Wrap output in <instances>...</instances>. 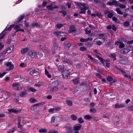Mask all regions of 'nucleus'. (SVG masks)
<instances>
[{"label":"nucleus","instance_id":"obj_59","mask_svg":"<svg viewBox=\"0 0 133 133\" xmlns=\"http://www.w3.org/2000/svg\"><path fill=\"white\" fill-rule=\"evenodd\" d=\"M96 43L97 45H100L102 44V42L100 40L97 41Z\"/></svg>","mask_w":133,"mask_h":133},{"label":"nucleus","instance_id":"obj_42","mask_svg":"<svg viewBox=\"0 0 133 133\" xmlns=\"http://www.w3.org/2000/svg\"><path fill=\"white\" fill-rule=\"evenodd\" d=\"M59 12L63 14V15L65 16L67 14V12L66 11H60Z\"/></svg>","mask_w":133,"mask_h":133},{"label":"nucleus","instance_id":"obj_56","mask_svg":"<svg viewBox=\"0 0 133 133\" xmlns=\"http://www.w3.org/2000/svg\"><path fill=\"white\" fill-rule=\"evenodd\" d=\"M80 85L81 86L85 87L87 85V84L85 82H82L81 83Z\"/></svg>","mask_w":133,"mask_h":133},{"label":"nucleus","instance_id":"obj_22","mask_svg":"<svg viewBox=\"0 0 133 133\" xmlns=\"http://www.w3.org/2000/svg\"><path fill=\"white\" fill-rule=\"evenodd\" d=\"M72 81L73 82L74 84H78L80 83L79 81L76 78L72 80Z\"/></svg>","mask_w":133,"mask_h":133},{"label":"nucleus","instance_id":"obj_10","mask_svg":"<svg viewBox=\"0 0 133 133\" xmlns=\"http://www.w3.org/2000/svg\"><path fill=\"white\" fill-rule=\"evenodd\" d=\"M88 57L91 60L92 62L95 63H97L98 62V61L96 59L93 58L92 56L90 55H87Z\"/></svg>","mask_w":133,"mask_h":133},{"label":"nucleus","instance_id":"obj_16","mask_svg":"<svg viewBox=\"0 0 133 133\" xmlns=\"http://www.w3.org/2000/svg\"><path fill=\"white\" fill-rule=\"evenodd\" d=\"M61 33H62L61 31H55L53 32L54 34L57 36V38H59L61 36H63L61 35Z\"/></svg>","mask_w":133,"mask_h":133},{"label":"nucleus","instance_id":"obj_44","mask_svg":"<svg viewBox=\"0 0 133 133\" xmlns=\"http://www.w3.org/2000/svg\"><path fill=\"white\" fill-rule=\"evenodd\" d=\"M71 119L73 120H75L77 119V117L75 116L74 114L72 115L71 116Z\"/></svg>","mask_w":133,"mask_h":133},{"label":"nucleus","instance_id":"obj_11","mask_svg":"<svg viewBox=\"0 0 133 133\" xmlns=\"http://www.w3.org/2000/svg\"><path fill=\"white\" fill-rule=\"evenodd\" d=\"M37 54L36 52L33 50L29 51L28 53V55L30 57H32L33 58H34L36 54Z\"/></svg>","mask_w":133,"mask_h":133},{"label":"nucleus","instance_id":"obj_54","mask_svg":"<svg viewBox=\"0 0 133 133\" xmlns=\"http://www.w3.org/2000/svg\"><path fill=\"white\" fill-rule=\"evenodd\" d=\"M112 5H116L117 4V2L116 0H113L112 2Z\"/></svg>","mask_w":133,"mask_h":133},{"label":"nucleus","instance_id":"obj_28","mask_svg":"<svg viewBox=\"0 0 133 133\" xmlns=\"http://www.w3.org/2000/svg\"><path fill=\"white\" fill-rule=\"evenodd\" d=\"M93 44L92 43H90V42H86L85 43V45L86 46H88L89 47L92 46Z\"/></svg>","mask_w":133,"mask_h":133},{"label":"nucleus","instance_id":"obj_15","mask_svg":"<svg viewBox=\"0 0 133 133\" xmlns=\"http://www.w3.org/2000/svg\"><path fill=\"white\" fill-rule=\"evenodd\" d=\"M130 51V50L127 48H125L122 49L121 53L122 54H125L128 53Z\"/></svg>","mask_w":133,"mask_h":133},{"label":"nucleus","instance_id":"obj_26","mask_svg":"<svg viewBox=\"0 0 133 133\" xmlns=\"http://www.w3.org/2000/svg\"><path fill=\"white\" fill-rule=\"evenodd\" d=\"M116 11H117V13L119 14L122 15L123 14V13L120 9L118 8L116 9Z\"/></svg>","mask_w":133,"mask_h":133},{"label":"nucleus","instance_id":"obj_36","mask_svg":"<svg viewBox=\"0 0 133 133\" xmlns=\"http://www.w3.org/2000/svg\"><path fill=\"white\" fill-rule=\"evenodd\" d=\"M115 68L116 69L119 70V71L121 69L120 65H115Z\"/></svg>","mask_w":133,"mask_h":133},{"label":"nucleus","instance_id":"obj_14","mask_svg":"<svg viewBox=\"0 0 133 133\" xmlns=\"http://www.w3.org/2000/svg\"><path fill=\"white\" fill-rule=\"evenodd\" d=\"M64 66L63 64L59 65L58 66V69L59 71H60L61 72H62L64 71Z\"/></svg>","mask_w":133,"mask_h":133},{"label":"nucleus","instance_id":"obj_17","mask_svg":"<svg viewBox=\"0 0 133 133\" xmlns=\"http://www.w3.org/2000/svg\"><path fill=\"white\" fill-rule=\"evenodd\" d=\"M29 50L30 48H26L22 49L21 50V53L22 54H24L26 53Z\"/></svg>","mask_w":133,"mask_h":133},{"label":"nucleus","instance_id":"obj_41","mask_svg":"<svg viewBox=\"0 0 133 133\" xmlns=\"http://www.w3.org/2000/svg\"><path fill=\"white\" fill-rule=\"evenodd\" d=\"M125 46V45L123 43V42L121 41V43L119 44V48H124Z\"/></svg>","mask_w":133,"mask_h":133},{"label":"nucleus","instance_id":"obj_37","mask_svg":"<svg viewBox=\"0 0 133 133\" xmlns=\"http://www.w3.org/2000/svg\"><path fill=\"white\" fill-rule=\"evenodd\" d=\"M78 122L79 123L81 124L84 122V121L83 119V118L81 117L78 118Z\"/></svg>","mask_w":133,"mask_h":133},{"label":"nucleus","instance_id":"obj_12","mask_svg":"<svg viewBox=\"0 0 133 133\" xmlns=\"http://www.w3.org/2000/svg\"><path fill=\"white\" fill-rule=\"evenodd\" d=\"M124 106V104H119V103H116L115 105V107L116 109L121 108Z\"/></svg>","mask_w":133,"mask_h":133},{"label":"nucleus","instance_id":"obj_18","mask_svg":"<svg viewBox=\"0 0 133 133\" xmlns=\"http://www.w3.org/2000/svg\"><path fill=\"white\" fill-rule=\"evenodd\" d=\"M69 29L71 32H75L76 30L75 27L73 25H71L70 26Z\"/></svg>","mask_w":133,"mask_h":133},{"label":"nucleus","instance_id":"obj_30","mask_svg":"<svg viewBox=\"0 0 133 133\" xmlns=\"http://www.w3.org/2000/svg\"><path fill=\"white\" fill-rule=\"evenodd\" d=\"M66 103L68 105L71 106L72 105V102L70 100H67L66 101Z\"/></svg>","mask_w":133,"mask_h":133},{"label":"nucleus","instance_id":"obj_1","mask_svg":"<svg viewBox=\"0 0 133 133\" xmlns=\"http://www.w3.org/2000/svg\"><path fill=\"white\" fill-rule=\"evenodd\" d=\"M58 83L57 81H55L52 82L49 85L51 88L50 90V91H57L58 89Z\"/></svg>","mask_w":133,"mask_h":133},{"label":"nucleus","instance_id":"obj_57","mask_svg":"<svg viewBox=\"0 0 133 133\" xmlns=\"http://www.w3.org/2000/svg\"><path fill=\"white\" fill-rule=\"evenodd\" d=\"M7 53L6 51H4L0 53V56H3V55L6 54Z\"/></svg>","mask_w":133,"mask_h":133},{"label":"nucleus","instance_id":"obj_60","mask_svg":"<svg viewBox=\"0 0 133 133\" xmlns=\"http://www.w3.org/2000/svg\"><path fill=\"white\" fill-rule=\"evenodd\" d=\"M121 41H116L115 42V45H118L119 44H120V43H121Z\"/></svg>","mask_w":133,"mask_h":133},{"label":"nucleus","instance_id":"obj_13","mask_svg":"<svg viewBox=\"0 0 133 133\" xmlns=\"http://www.w3.org/2000/svg\"><path fill=\"white\" fill-rule=\"evenodd\" d=\"M53 47L56 49L58 47V44L56 43V39H55L53 40Z\"/></svg>","mask_w":133,"mask_h":133},{"label":"nucleus","instance_id":"obj_55","mask_svg":"<svg viewBox=\"0 0 133 133\" xmlns=\"http://www.w3.org/2000/svg\"><path fill=\"white\" fill-rule=\"evenodd\" d=\"M6 72H3L2 74H1L0 72V77L1 78L2 77L6 74Z\"/></svg>","mask_w":133,"mask_h":133},{"label":"nucleus","instance_id":"obj_34","mask_svg":"<svg viewBox=\"0 0 133 133\" xmlns=\"http://www.w3.org/2000/svg\"><path fill=\"white\" fill-rule=\"evenodd\" d=\"M71 46V44L69 43H67L65 46V48L66 49H68Z\"/></svg>","mask_w":133,"mask_h":133},{"label":"nucleus","instance_id":"obj_8","mask_svg":"<svg viewBox=\"0 0 133 133\" xmlns=\"http://www.w3.org/2000/svg\"><path fill=\"white\" fill-rule=\"evenodd\" d=\"M76 124L73 127L74 130L75 131H78L80 130L82 127V125L81 124H79L78 125H77Z\"/></svg>","mask_w":133,"mask_h":133},{"label":"nucleus","instance_id":"obj_4","mask_svg":"<svg viewBox=\"0 0 133 133\" xmlns=\"http://www.w3.org/2000/svg\"><path fill=\"white\" fill-rule=\"evenodd\" d=\"M45 103V102H42L40 103H38L35 104L31 106V109L32 111H34L35 110L37 109V107L39 105H42V106H43Z\"/></svg>","mask_w":133,"mask_h":133},{"label":"nucleus","instance_id":"obj_32","mask_svg":"<svg viewBox=\"0 0 133 133\" xmlns=\"http://www.w3.org/2000/svg\"><path fill=\"white\" fill-rule=\"evenodd\" d=\"M80 11L79 12V14H85L86 13V11L83 9V8H81L80 9Z\"/></svg>","mask_w":133,"mask_h":133},{"label":"nucleus","instance_id":"obj_40","mask_svg":"<svg viewBox=\"0 0 133 133\" xmlns=\"http://www.w3.org/2000/svg\"><path fill=\"white\" fill-rule=\"evenodd\" d=\"M47 131V130L46 129H42L39 130V132L40 133H45Z\"/></svg>","mask_w":133,"mask_h":133},{"label":"nucleus","instance_id":"obj_3","mask_svg":"<svg viewBox=\"0 0 133 133\" xmlns=\"http://www.w3.org/2000/svg\"><path fill=\"white\" fill-rule=\"evenodd\" d=\"M14 28V29H16L17 30V29H18V28H20V26L19 25H15L14 24H12L10 25L9 27L8 28H7V27H6L4 29V30L3 31V33H5L4 32L5 31H10L11 30L12 28L14 27L15 26Z\"/></svg>","mask_w":133,"mask_h":133},{"label":"nucleus","instance_id":"obj_29","mask_svg":"<svg viewBox=\"0 0 133 133\" xmlns=\"http://www.w3.org/2000/svg\"><path fill=\"white\" fill-rule=\"evenodd\" d=\"M29 101L31 103H35L37 101V100L34 98H32L29 99Z\"/></svg>","mask_w":133,"mask_h":133},{"label":"nucleus","instance_id":"obj_6","mask_svg":"<svg viewBox=\"0 0 133 133\" xmlns=\"http://www.w3.org/2000/svg\"><path fill=\"white\" fill-rule=\"evenodd\" d=\"M53 3H52L50 5L47 6L46 8L48 10H53L54 9L58 8V6L56 5L53 7Z\"/></svg>","mask_w":133,"mask_h":133},{"label":"nucleus","instance_id":"obj_50","mask_svg":"<svg viewBox=\"0 0 133 133\" xmlns=\"http://www.w3.org/2000/svg\"><path fill=\"white\" fill-rule=\"evenodd\" d=\"M19 84L18 83H13L12 84V86L13 87H16L17 86H19Z\"/></svg>","mask_w":133,"mask_h":133},{"label":"nucleus","instance_id":"obj_5","mask_svg":"<svg viewBox=\"0 0 133 133\" xmlns=\"http://www.w3.org/2000/svg\"><path fill=\"white\" fill-rule=\"evenodd\" d=\"M114 93L109 91L107 92L105 94V95L106 97L108 99H112L113 98L115 99V98L110 97L111 96H114Z\"/></svg>","mask_w":133,"mask_h":133},{"label":"nucleus","instance_id":"obj_61","mask_svg":"<svg viewBox=\"0 0 133 133\" xmlns=\"http://www.w3.org/2000/svg\"><path fill=\"white\" fill-rule=\"evenodd\" d=\"M90 112L95 113L96 112V110L94 108H93V109H90Z\"/></svg>","mask_w":133,"mask_h":133},{"label":"nucleus","instance_id":"obj_46","mask_svg":"<svg viewBox=\"0 0 133 133\" xmlns=\"http://www.w3.org/2000/svg\"><path fill=\"white\" fill-rule=\"evenodd\" d=\"M14 65L13 64H11L9 66V68L8 69H7V70L9 71L12 70L14 69Z\"/></svg>","mask_w":133,"mask_h":133},{"label":"nucleus","instance_id":"obj_7","mask_svg":"<svg viewBox=\"0 0 133 133\" xmlns=\"http://www.w3.org/2000/svg\"><path fill=\"white\" fill-rule=\"evenodd\" d=\"M62 74L63 77L65 79H67L68 76H69L70 75V73L67 70H65L63 71L62 72Z\"/></svg>","mask_w":133,"mask_h":133},{"label":"nucleus","instance_id":"obj_45","mask_svg":"<svg viewBox=\"0 0 133 133\" xmlns=\"http://www.w3.org/2000/svg\"><path fill=\"white\" fill-rule=\"evenodd\" d=\"M84 118L87 119H90L91 118V117L89 115H86L84 117Z\"/></svg>","mask_w":133,"mask_h":133},{"label":"nucleus","instance_id":"obj_33","mask_svg":"<svg viewBox=\"0 0 133 133\" xmlns=\"http://www.w3.org/2000/svg\"><path fill=\"white\" fill-rule=\"evenodd\" d=\"M28 89L30 90L32 92H35L37 90L34 88L31 87L29 88Z\"/></svg>","mask_w":133,"mask_h":133},{"label":"nucleus","instance_id":"obj_52","mask_svg":"<svg viewBox=\"0 0 133 133\" xmlns=\"http://www.w3.org/2000/svg\"><path fill=\"white\" fill-rule=\"evenodd\" d=\"M55 120V117H52L51 119V123H54Z\"/></svg>","mask_w":133,"mask_h":133},{"label":"nucleus","instance_id":"obj_20","mask_svg":"<svg viewBox=\"0 0 133 133\" xmlns=\"http://www.w3.org/2000/svg\"><path fill=\"white\" fill-rule=\"evenodd\" d=\"M8 110L9 112L10 113H16L18 112V111L17 110L14 109H9Z\"/></svg>","mask_w":133,"mask_h":133},{"label":"nucleus","instance_id":"obj_51","mask_svg":"<svg viewBox=\"0 0 133 133\" xmlns=\"http://www.w3.org/2000/svg\"><path fill=\"white\" fill-rule=\"evenodd\" d=\"M76 68L77 69H79L81 68V66L80 63H78L76 65Z\"/></svg>","mask_w":133,"mask_h":133},{"label":"nucleus","instance_id":"obj_35","mask_svg":"<svg viewBox=\"0 0 133 133\" xmlns=\"http://www.w3.org/2000/svg\"><path fill=\"white\" fill-rule=\"evenodd\" d=\"M5 35V33H3V31L0 34V39H2L4 37Z\"/></svg>","mask_w":133,"mask_h":133},{"label":"nucleus","instance_id":"obj_53","mask_svg":"<svg viewBox=\"0 0 133 133\" xmlns=\"http://www.w3.org/2000/svg\"><path fill=\"white\" fill-rule=\"evenodd\" d=\"M128 110L131 111H133V106H131L129 107L128 108Z\"/></svg>","mask_w":133,"mask_h":133},{"label":"nucleus","instance_id":"obj_9","mask_svg":"<svg viewBox=\"0 0 133 133\" xmlns=\"http://www.w3.org/2000/svg\"><path fill=\"white\" fill-rule=\"evenodd\" d=\"M92 38L91 37H89L87 39L84 38H81L80 39V41L82 42H86L88 41H92Z\"/></svg>","mask_w":133,"mask_h":133},{"label":"nucleus","instance_id":"obj_63","mask_svg":"<svg viewBox=\"0 0 133 133\" xmlns=\"http://www.w3.org/2000/svg\"><path fill=\"white\" fill-rule=\"evenodd\" d=\"M112 29L114 31H115L116 30V28L115 26L114 25H112Z\"/></svg>","mask_w":133,"mask_h":133},{"label":"nucleus","instance_id":"obj_62","mask_svg":"<svg viewBox=\"0 0 133 133\" xmlns=\"http://www.w3.org/2000/svg\"><path fill=\"white\" fill-rule=\"evenodd\" d=\"M116 81L115 79H113L112 81L110 82V85H112L113 83H115Z\"/></svg>","mask_w":133,"mask_h":133},{"label":"nucleus","instance_id":"obj_23","mask_svg":"<svg viewBox=\"0 0 133 133\" xmlns=\"http://www.w3.org/2000/svg\"><path fill=\"white\" fill-rule=\"evenodd\" d=\"M84 3H82L78 2H77L76 3V5L80 8H81L80 6L84 7Z\"/></svg>","mask_w":133,"mask_h":133},{"label":"nucleus","instance_id":"obj_49","mask_svg":"<svg viewBox=\"0 0 133 133\" xmlns=\"http://www.w3.org/2000/svg\"><path fill=\"white\" fill-rule=\"evenodd\" d=\"M105 35V34L104 33H101L98 34V37H99V39H101V38L100 37L104 36Z\"/></svg>","mask_w":133,"mask_h":133},{"label":"nucleus","instance_id":"obj_19","mask_svg":"<svg viewBox=\"0 0 133 133\" xmlns=\"http://www.w3.org/2000/svg\"><path fill=\"white\" fill-rule=\"evenodd\" d=\"M31 25L32 27L33 28H35V27H40V25L39 24V23L37 22H34L32 23L31 24Z\"/></svg>","mask_w":133,"mask_h":133},{"label":"nucleus","instance_id":"obj_64","mask_svg":"<svg viewBox=\"0 0 133 133\" xmlns=\"http://www.w3.org/2000/svg\"><path fill=\"white\" fill-rule=\"evenodd\" d=\"M127 44H131L133 43V41L130 40L129 41L127 42Z\"/></svg>","mask_w":133,"mask_h":133},{"label":"nucleus","instance_id":"obj_31","mask_svg":"<svg viewBox=\"0 0 133 133\" xmlns=\"http://www.w3.org/2000/svg\"><path fill=\"white\" fill-rule=\"evenodd\" d=\"M106 79L109 82L112 81L114 79H113L112 77L110 76H109L108 77H107Z\"/></svg>","mask_w":133,"mask_h":133},{"label":"nucleus","instance_id":"obj_43","mask_svg":"<svg viewBox=\"0 0 133 133\" xmlns=\"http://www.w3.org/2000/svg\"><path fill=\"white\" fill-rule=\"evenodd\" d=\"M63 25L62 24H58L56 25V26L57 27L58 29H59L61 27H62Z\"/></svg>","mask_w":133,"mask_h":133},{"label":"nucleus","instance_id":"obj_39","mask_svg":"<svg viewBox=\"0 0 133 133\" xmlns=\"http://www.w3.org/2000/svg\"><path fill=\"white\" fill-rule=\"evenodd\" d=\"M130 25L128 21H125L123 25L125 27H128Z\"/></svg>","mask_w":133,"mask_h":133},{"label":"nucleus","instance_id":"obj_48","mask_svg":"<svg viewBox=\"0 0 133 133\" xmlns=\"http://www.w3.org/2000/svg\"><path fill=\"white\" fill-rule=\"evenodd\" d=\"M64 62L67 63H69L70 62L68 58H65L64 60Z\"/></svg>","mask_w":133,"mask_h":133},{"label":"nucleus","instance_id":"obj_47","mask_svg":"<svg viewBox=\"0 0 133 133\" xmlns=\"http://www.w3.org/2000/svg\"><path fill=\"white\" fill-rule=\"evenodd\" d=\"M113 16V14L112 13H110L107 15V17L109 18H111Z\"/></svg>","mask_w":133,"mask_h":133},{"label":"nucleus","instance_id":"obj_58","mask_svg":"<svg viewBox=\"0 0 133 133\" xmlns=\"http://www.w3.org/2000/svg\"><path fill=\"white\" fill-rule=\"evenodd\" d=\"M96 76L99 78V79L102 78V76L99 73H96Z\"/></svg>","mask_w":133,"mask_h":133},{"label":"nucleus","instance_id":"obj_25","mask_svg":"<svg viewBox=\"0 0 133 133\" xmlns=\"http://www.w3.org/2000/svg\"><path fill=\"white\" fill-rule=\"evenodd\" d=\"M26 94V92L25 91H23L21 92L19 94V96L21 97H23Z\"/></svg>","mask_w":133,"mask_h":133},{"label":"nucleus","instance_id":"obj_38","mask_svg":"<svg viewBox=\"0 0 133 133\" xmlns=\"http://www.w3.org/2000/svg\"><path fill=\"white\" fill-rule=\"evenodd\" d=\"M79 49L81 51H84L87 50V48L84 46H82Z\"/></svg>","mask_w":133,"mask_h":133},{"label":"nucleus","instance_id":"obj_27","mask_svg":"<svg viewBox=\"0 0 133 133\" xmlns=\"http://www.w3.org/2000/svg\"><path fill=\"white\" fill-rule=\"evenodd\" d=\"M38 72L36 70H32L31 71H30V75H32L34 74H38Z\"/></svg>","mask_w":133,"mask_h":133},{"label":"nucleus","instance_id":"obj_21","mask_svg":"<svg viewBox=\"0 0 133 133\" xmlns=\"http://www.w3.org/2000/svg\"><path fill=\"white\" fill-rule=\"evenodd\" d=\"M116 55L114 54H110L109 55V57L110 58H113V60H115L116 59Z\"/></svg>","mask_w":133,"mask_h":133},{"label":"nucleus","instance_id":"obj_24","mask_svg":"<svg viewBox=\"0 0 133 133\" xmlns=\"http://www.w3.org/2000/svg\"><path fill=\"white\" fill-rule=\"evenodd\" d=\"M24 15H22L18 17V22H20L24 18Z\"/></svg>","mask_w":133,"mask_h":133},{"label":"nucleus","instance_id":"obj_2","mask_svg":"<svg viewBox=\"0 0 133 133\" xmlns=\"http://www.w3.org/2000/svg\"><path fill=\"white\" fill-rule=\"evenodd\" d=\"M63 129L67 133H72V127L70 124H67L64 125Z\"/></svg>","mask_w":133,"mask_h":133}]
</instances>
